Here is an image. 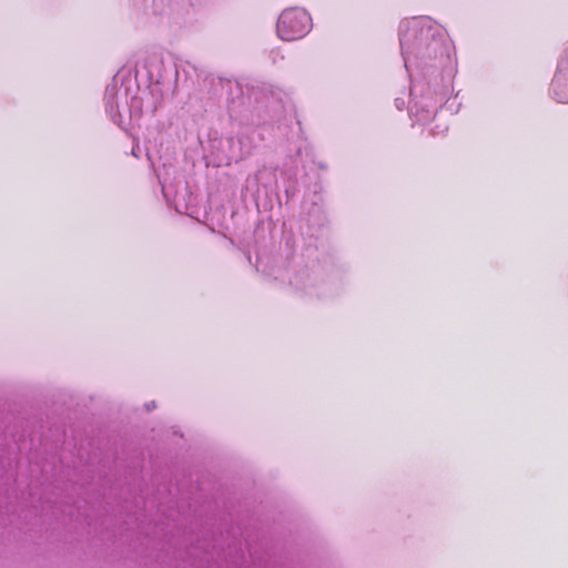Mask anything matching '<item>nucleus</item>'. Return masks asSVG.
Returning <instances> with one entry per match:
<instances>
[{"instance_id": "1", "label": "nucleus", "mask_w": 568, "mask_h": 568, "mask_svg": "<svg viewBox=\"0 0 568 568\" xmlns=\"http://www.w3.org/2000/svg\"><path fill=\"white\" fill-rule=\"evenodd\" d=\"M311 30L308 13L300 8L284 10L277 21V34L281 39L292 41L304 37Z\"/></svg>"}]
</instances>
